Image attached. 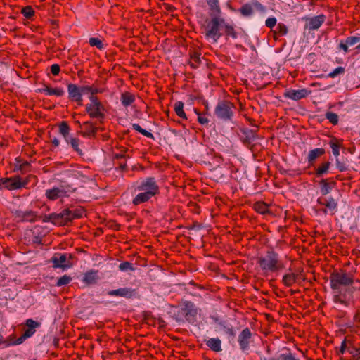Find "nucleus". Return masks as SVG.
<instances>
[{
	"label": "nucleus",
	"mask_w": 360,
	"mask_h": 360,
	"mask_svg": "<svg viewBox=\"0 0 360 360\" xmlns=\"http://www.w3.org/2000/svg\"><path fill=\"white\" fill-rule=\"evenodd\" d=\"M138 193L132 200L135 206L148 202L153 197L160 193V186L154 177H147L136 186Z\"/></svg>",
	"instance_id": "1"
},
{
	"label": "nucleus",
	"mask_w": 360,
	"mask_h": 360,
	"mask_svg": "<svg viewBox=\"0 0 360 360\" xmlns=\"http://www.w3.org/2000/svg\"><path fill=\"white\" fill-rule=\"evenodd\" d=\"M257 263L266 274L280 271L285 267L279 255L273 250H269L265 255L259 257Z\"/></svg>",
	"instance_id": "2"
},
{
	"label": "nucleus",
	"mask_w": 360,
	"mask_h": 360,
	"mask_svg": "<svg viewBox=\"0 0 360 360\" xmlns=\"http://www.w3.org/2000/svg\"><path fill=\"white\" fill-rule=\"evenodd\" d=\"M330 287L332 290L352 288L354 283L353 276L346 271H334L330 275Z\"/></svg>",
	"instance_id": "3"
},
{
	"label": "nucleus",
	"mask_w": 360,
	"mask_h": 360,
	"mask_svg": "<svg viewBox=\"0 0 360 360\" xmlns=\"http://www.w3.org/2000/svg\"><path fill=\"white\" fill-rule=\"evenodd\" d=\"M224 24V19L219 16L212 17L210 20H206L205 25V36L207 39L212 40L216 43L221 37L220 27Z\"/></svg>",
	"instance_id": "4"
},
{
	"label": "nucleus",
	"mask_w": 360,
	"mask_h": 360,
	"mask_svg": "<svg viewBox=\"0 0 360 360\" xmlns=\"http://www.w3.org/2000/svg\"><path fill=\"white\" fill-rule=\"evenodd\" d=\"M91 103L86 105V111L91 118L103 120L105 117V108L97 96H90Z\"/></svg>",
	"instance_id": "5"
},
{
	"label": "nucleus",
	"mask_w": 360,
	"mask_h": 360,
	"mask_svg": "<svg viewBox=\"0 0 360 360\" xmlns=\"http://www.w3.org/2000/svg\"><path fill=\"white\" fill-rule=\"evenodd\" d=\"M234 105L226 101H219L214 109L215 115L220 120H231L233 116Z\"/></svg>",
	"instance_id": "6"
},
{
	"label": "nucleus",
	"mask_w": 360,
	"mask_h": 360,
	"mask_svg": "<svg viewBox=\"0 0 360 360\" xmlns=\"http://www.w3.org/2000/svg\"><path fill=\"white\" fill-rule=\"evenodd\" d=\"M75 190V188H73L70 185L63 184L59 187L47 189L45 192V195L50 200H56L58 198L68 196V193L73 192Z\"/></svg>",
	"instance_id": "7"
},
{
	"label": "nucleus",
	"mask_w": 360,
	"mask_h": 360,
	"mask_svg": "<svg viewBox=\"0 0 360 360\" xmlns=\"http://www.w3.org/2000/svg\"><path fill=\"white\" fill-rule=\"evenodd\" d=\"M333 290V301L336 304L349 306L353 293V288H341Z\"/></svg>",
	"instance_id": "8"
},
{
	"label": "nucleus",
	"mask_w": 360,
	"mask_h": 360,
	"mask_svg": "<svg viewBox=\"0 0 360 360\" xmlns=\"http://www.w3.org/2000/svg\"><path fill=\"white\" fill-rule=\"evenodd\" d=\"M181 311L188 322L193 323L196 321L198 311L193 302L187 300L182 302Z\"/></svg>",
	"instance_id": "9"
},
{
	"label": "nucleus",
	"mask_w": 360,
	"mask_h": 360,
	"mask_svg": "<svg viewBox=\"0 0 360 360\" xmlns=\"http://www.w3.org/2000/svg\"><path fill=\"white\" fill-rule=\"evenodd\" d=\"M68 210L65 209L60 213H51L42 217L43 222H51L55 225L63 226L67 224L69 221Z\"/></svg>",
	"instance_id": "10"
},
{
	"label": "nucleus",
	"mask_w": 360,
	"mask_h": 360,
	"mask_svg": "<svg viewBox=\"0 0 360 360\" xmlns=\"http://www.w3.org/2000/svg\"><path fill=\"white\" fill-rule=\"evenodd\" d=\"M22 187V181L18 175L0 179V189L16 190Z\"/></svg>",
	"instance_id": "11"
},
{
	"label": "nucleus",
	"mask_w": 360,
	"mask_h": 360,
	"mask_svg": "<svg viewBox=\"0 0 360 360\" xmlns=\"http://www.w3.org/2000/svg\"><path fill=\"white\" fill-rule=\"evenodd\" d=\"M41 326V321H35L32 319H27L24 323V340L33 336L37 330Z\"/></svg>",
	"instance_id": "12"
},
{
	"label": "nucleus",
	"mask_w": 360,
	"mask_h": 360,
	"mask_svg": "<svg viewBox=\"0 0 360 360\" xmlns=\"http://www.w3.org/2000/svg\"><path fill=\"white\" fill-rule=\"evenodd\" d=\"M302 19L306 22L304 29L310 31L319 29L325 22L326 16L324 15H319L312 18L305 17Z\"/></svg>",
	"instance_id": "13"
},
{
	"label": "nucleus",
	"mask_w": 360,
	"mask_h": 360,
	"mask_svg": "<svg viewBox=\"0 0 360 360\" xmlns=\"http://www.w3.org/2000/svg\"><path fill=\"white\" fill-rule=\"evenodd\" d=\"M137 293L136 289L127 287L112 290L108 292V295L110 296H118L126 299H131L136 297Z\"/></svg>",
	"instance_id": "14"
},
{
	"label": "nucleus",
	"mask_w": 360,
	"mask_h": 360,
	"mask_svg": "<svg viewBox=\"0 0 360 360\" xmlns=\"http://www.w3.org/2000/svg\"><path fill=\"white\" fill-rule=\"evenodd\" d=\"M51 261L54 268L66 269L72 266V263L67 259L65 254H56L51 258Z\"/></svg>",
	"instance_id": "15"
},
{
	"label": "nucleus",
	"mask_w": 360,
	"mask_h": 360,
	"mask_svg": "<svg viewBox=\"0 0 360 360\" xmlns=\"http://www.w3.org/2000/svg\"><path fill=\"white\" fill-rule=\"evenodd\" d=\"M252 338V333L249 328H244L238 335V342L242 351H246L249 349Z\"/></svg>",
	"instance_id": "16"
},
{
	"label": "nucleus",
	"mask_w": 360,
	"mask_h": 360,
	"mask_svg": "<svg viewBox=\"0 0 360 360\" xmlns=\"http://www.w3.org/2000/svg\"><path fill=\"white\" fill-rule=\"evenodd\" d=\"M310 93L311 91L306 89H302L298 90L289 89L284 92L283 96L285 98L294 101H298L300 99L306 98Z\"/></svg>",
	"instance_id": "17"
},
{
	"label": "nucleus",
	"mask_w": 360,
	"mask_h": 360,
	"mask_svg": "<svg viewBox=\"0 0 360 360\" xmlns=\"http://www.w3.org/2000/svg\"><path fill=\"white\" fill-rule=\"evenodd\" d=\"M257 139V131L252 129H245L241 130L240 140L244 144L249 146Z\"/></svg>",
	"instance_id": "18"
},
{
	"label": "nucleus",
	"mask_w": 360,
	"mask_h": 360,
	"mask_svg": "<svg viewBox=\"0 0 360 360\" xmlns=\"http://www.w3.org/2000/svg\"><path fill=\"white\" fill-rule=\"evenodd\" d=\"M78 124L80 129L82 130L81 133L84 136H94L97 132L98 128L91 122H85L83 124L78 122Z\"/></svg>",
	"instance_id": "19"
},
{
	"label": "nucleus",
	"mask_w": 360,
	"mask_h": 360,
	"mask_svg": "<svg viewBox=\"0 0 360 360\" xmlns=\"http://www.w3.org/2000/svg\"><path fill=\"white\" fill-rule=\"evenodd\" d=\"M69 97L72 101H77L79 105L82 104V96H81L80 89L74 84L68 86Z\"/></svg>",
	"instance_id": "20"
},
{
	"label": "nucleus",
	"mask_w": 360,
	"mask_h": 360,
	"mask_svg": "<svg viewBox=\"0 0 360 360\" xmlns=\"http://www.w3.org/2000/svg\"><path fill=\"white\" fill-rule=\"evenodd\" d=\"M318 202L320 205L326 206L332 212V214H335L338 206V203L335 199L331 197L328 198V199L320 198L318 199Z\"/></svg>",
	"instance_id": "21"
},
{
	"label": "nucleus",
	"mask_w": 360,
	"mask_h": 360,
	"mask_svg": "<svg viewBox=\"0 0 360 360\" xmlns=\"http://www.w3.org/2000/svg\"><path fill=\"white\" fill-rule=\"evenodd\" d=\"M206 1L209 6L210 16H219L221 13V10L219 6V0H206Z\"/></svg>",
	"instance_id": "22"
},
{
	"label": "nucleus",
	"mask_w": 360,
	"mask_h": 360,
	"mask_svg": "<svg viewBox=\"0 0 360 360\" xmlns=\"http://www.w3.org/2000/svg\"><path fill=\"white\" fill-rule=\"evenodd\" d=\"M206 345L212 351L219 352L221 349V341L218 338H212L206 341Z\"/></svg>",
	"instance_id": "23"
},
{
	"label": "nucleus",
	"mask_w": 360,
	"mask_h": 360,
	"mask_svg": "<svg viewBox=\"0 0 360 360\" xmlns=\"http://www.w3.org/2000/svg\"><path fill=\"white\" fill-rule=\"evenodd\" d=\"M97 273L98 271L93 270L86 272L82 278V281L87 285L95 284L98 279Z\"/></svg>",
	"instance_id": "24"
},
{
	"label": "nucleus",
	"mask_w": 360,
	"mask_h": 360,
	"mask_svg": "<svg viewBox=\"0 0 360 360\" xmlns=\"http://www.w3.org/2000/svg\"><path fill=\"white\" fill-rule=\"evenodd\" d=\"M40 91L46 95H54L56 96H62L65 93L64 90L61 88H51L47 85H44V88L40 89Z\"/></svg>",
	"instance_id": "25"
},
{
	"label": "nucleus",
	"mask_w": 360,
	"mask_h": 360,
	"mask_svg": "<svg viewBox=\"0 0 360 360\" xmlns=\"http://www.w3.org/2000/svg\"><path fill=\"white\" fill-rule=\"evenodd\" d=\"M324 153L325 150L321 148H317L310 150L307 156L308 162L310 165H312L318 158L321 157Z\"/></svg>",
	"instance_id": "26"
},
{
	"label": "nucleus",
	"mask_w": 360,
	"mask_h": 360,
	"mask_svg": "<svg viewBox=\"0 0 360 360\" xmlns=\"http://www.w3.org/2000/svg\"><path fill=\"white\" fill-rule=\"evenodd\" d=\"M120 101L124 107H127L135 101V96L126 91L121 94Z\"/></svg>",
	"instance_id": "27"
},
{
	"label": "nucleus",
	"mask_w": 360,
	"mask_h": 360,
	"mask_svg": "<svg viewBox=\"0 0 360 360\" xmlns=\"http://www.w3.org/2000/svg\"><path fill=\"white\" fill-rule=\"evenodd\" d=\"M321 193L322 195H326L330 192L332 188L335 186V182L331 181L328 183L326 179H322L320 182Z\"/></svg>",
	"instance_id": "28"
},
{
	"label": "nucleus",
	"mask_w": 360,
	"mask_h": 360,
	"mask_svg": "<svg viewBox=\"0 0 360 360\" xmlns=\"http://www.w3.org/2000/svg\"><path fill=\"white\" fill-rule=\"evenodd\" d=\"M67 210H68V212L69 214L68 215V219L69 222L72 221L75 219H78V218L82 217V216L84 213V210H82L81 208H75L72 210L68 208Z\"/></svg>",
	"instance_id": "29"
},
{
	"label": "nucleus",
	"mask_w": 360,
	"mask_h": 360,
	"mask_svg": "<svg viewBox=\"0 0 360 360\" xmlns=\"http://www.w3.org/2000/svg\"><path fill=\"white\" fill-rule=\"evenodd\" d=\"M297 274L293 273L286 274L283 276L282 281L285 286L290 287L297 281Z\"/></svg>",
	"instance_id": "30"
},
{
	"label": "nucleus",
	"mask_w": 360,
	"mask_h": 360,
	"mask_svg": "<svg viewBox=\"0 0 360 360\" xmlns=\"http://www.w3.org/2000/svg\"><path fill=\"white\" fill-rule=\"evenodd\" d=\"M254 210L262 214H265L269 212V205L264 202H256L253 205Z\"/></svg>",
	"instance_id": "31"
},
{
	"label": "nucleus",
	"mask_w": 360,
	"mask_h": 360,
	"mask_svg": "<svg viewBox=\"0 0 360 360\" xmlns=\"http://www.w3.org/2000/svg\"><path fill=\"white\" fill-rule=\"evenodd\" d=\"M115 159L117 161V162H115V165H117L122 171L125 170L127 168L126 156L123 154H116L115 155Z\"/></svg>",
	"instance_id": "32"
},
{
	"label": "nucleus",
	"mask_w": 360,
	"mask_h": 360,
	"mask_svg": "<svg viewBox=\"0 0 360 360\" xmlns=\"http://www.w3.org/2000/svg\"><path fill=\"white\" fill-rule=\"evenodd\" d=\"M184 103L182 101H177L174 104V111L176 114L181 118L186 120V115L184 110Z\"/></svg>",
	"instance_id": "33"
},
{
	"label": "nucleus",
	"mask_w": 360,
	"mask_h": 360,
	"mask_svg": "<svg viewBox=\"0 0 360 360\" xmlns=\"http://www.w3.org/2000/svg\"><path fill=\"white\" fill-rule=\"evenodd\" d=\"M218 325L220 326V328L222 329L226 334H228L232 338H235L236 333L231 326L226 325L224 321L218 322Z\"/></svg>",
	"instance_id": "34"
},
{
	"label": "nucleus",
	"mask_w": 360,
	"mask_h": 360,
	"mask_svg": "<svg viewBox=\"0 0 360 360\" xmlns=\"http://www.w3.org/2000/svg\"><path fill=\"white\" fill-rule=\"evenodd\" d=\"M329 144L332 148L333 154L335 157H338L340 155V148L341 147L340 143L338 142L337 139L333 138L330 140Z\"/></svg>",
	"instance_id": "35"
},
{
	"label": "nucleus",
	"mask_w": 360,
	"mask_h": 360,
	"mask_svg": "<svg viewBox=\"0 0 360 360\" xmlns=\"http://www.w3.org/2000/svg\"><path fill=\"white\" fill-rule=\"evenodd\" d=\"M60 133L64 136L67 142H69L70 127L65 122H63L59 127Z\"/></svg>",
	"instance_id": "36"
},
{
	"label": "nucleus",
	"mask_w": 360,
	"mask_h": 360,
	"mask_svg": "<svg viewBox=\"0 0 360 360\" xmlns=\"http://www.w3.org/2000/svg\"><path fill=\"white\" fill-rule=\"evenodd\" d=\"M67 143H70L74 150H75L79 155L83 154L82 150L79 147V140L78 139L70 137L69 138V142Z\"/></svg>",
	"instance_id": "37"
},
{
	"label": "nucleus",
	"mask_w": 360,
	"mask_h": 360,
	"mask_svg": "<svg viewBox=\"0 0 360 360\" xmlns=\"http://www.w3.org/2000/svg\"><path fill=\"white\" fill-rule=\"evenodd\" d=\"M330 162H326L322 163L316 169V174L318 176H321L323 174H326L330 167Z\"/></svg>",
	"instance_id": "38"
},
{
	"label": "nucleus",
	"mask_w": 360,
	"mask_h": 360,
	"mask_svg": "<svg viewBox=\"0 0 360 360\" xmlns=\"http://www.w3.org/2000/svg\"><path fill=\"white\" fill-rule=\"evenodd\" d=\"M37 182V177L34 175L30 174L24 179V188L32 187L36 185Z\"/></svg>",
	"instance_id": "39"
},
{
	"label": "nucleus",
	"mask_w": 360,
	"mask_h": 360,
	"mask_svg": "<svg viewBox=\"0 0 360 360\" xmlns=\"http://www.w3.org/2000/svg\"><path fill=\"white\" fill-rule=\"evenodd\" d=\"M347 352L351 354L353 360H360V348L356 347H349Z\"/></svg>",
	"instance_id": "40"
},
{
	"label": "nucleus",
	"mask_w": 360,
	"mask_h": 360,
	"mask_svg": "<svg viewBox=\"0 0 360 360\" xmlns=\"http://www.w3.org/2000/svg\"><path fill=\"white\" fill-rule=\"evenodd\" d=\"M89 43L91 46H95L100 50L104 48L102 40L97 37H91L89 40Z\"/></svg>",
	"instance_id": "41"
},
{
	"label": "nucleus",
	"mask_w": 360,
	"mask_h": 360,
	"mask_svg": "<svg viewBox=\"0 0 360 360\" xmlns=\"http://www.w3.org/2000/svg\"><path fill=\"white\" fill-rule=\"evenodd\" d=\"M200 54L198 53H194L191 56L190 65L193 68H196L198 67V65L200 63Z\"/></svg>",
	"instance_id": "42"
},
{
	"label": "nucleus",
	"mask_w": 360,
	"mask_h": 360,
	"mask_svg": "<svg viewBox=\"0 0 360 360\" xmlns=\"http://www.w3.org/2000/svg\"><path fill=\"white\" fill-rule=\"evenodd\" d=\"M132 129L139 131V133H141L142 135L148 137V138H151V139H153V135L152 133L142 129L139 124H132Z\"/></svg>",
	"instance_id": "43"
},
{
	"label": "nucleus",
	"mask_w": 360,
	"mask_h": 360,
	"mask_svg": "<svg viewBox=\"0 0 360 360\" xmlns=\"http://www.w3.org/2000/svg\"><path fill=\"white\" fill-rule=\"evenodd\" d=\"M326 118L329 120L330 123L335 125L338 123L339 117L338 115L333 112L328 111L326 113Z\"/></svg>",
	"instance_id": "44"
},
{
	"label": "nucleus",
	"mask_w": 360,
	"mask_h": 360,
	"mask_svg": "<svg viewBox=\"0 0 360 360\" xmlns=\"http://www.w3.org/2000/svg\"><path fill=\"white\" fill-rule=\"evenodd\" d=\"M240 13L243 16H250L253 13V9L250 4H246L243 5L240 9Z\"/></svg>",
	"instance_id": "45"
},
{
	"label": "nucleus",
	"mask_w": 360,
	"mask_h": 360,
	"mask_svg": "<svg viewBox=\"0 0 360 360\" xmlns=\"http://www.w3.org/2000/svg\"><path fill=\"white\" fill-rule=\"evenodd\" d=\"M35 12L31 6L24 7V18L28 20H32Z\"/></svg>",
	"instance_id": "46"
},
{
	"label": "nucleus",
	"mask_w": 360,
	"mask_h": 360,
	"mask_svg": "<svg viewBox=\"0 0 360 360\" xmlns=\"http://www.w3.org/2000/svg\"><path fill=\"white\" fill-rule=\"evenodd\" d=\"M223 26L225 28V33L227 36H230L233 39L237 38V33L233 26L225 23L223 25Z\"/></svg>",
	"instance_id": "47"
},
{
	"label": "nucleus",
	"mask_w": 360,
	"mask_h": 360,
	"mask_svg": "<svg viewBox=\"0 0 360 360\" xmlns=\"http://www.w3.org/2000/svg\"><path fill=\"white\" fill-rule=\"evenodd\" d=\"M288 29L283 23H278L276 30L274 31L275 34H278L280 36H284L288 33Z\"/></svg>",
	"instance_id": "48"
},
{
	"label": "nucleus",
	"mask_w": 360,
	"mask_h": 360,
	"mask_svg": "<svg viewBox=\"0 0 360 360\" xmlns=\"http://www.w3.org/2000/svg\"><path fill=\"white\" fill-rule=\"evenodd\" d=\"M72 281V278L70 276L68 275H63L60 278L58 279L57 281V286H63L66 285Z\"/></svg>",
	"instance_id": "49"
},
{
	"label": "nucleus",
	"mask_w": 360,
	"mask_h": 360,
	"mask_svg": "<svg viewBox=\"0 0 360 360\" xmlns=\"http://www.w3.org/2000/svg\"><path fill=\"white\" fill-rule=\"evenodd\" d=\"M119 269L122 271H134L133 264L129 262H124L120 264Z\"/></svg>",
	"instance_id": "50"
},
{
	"label": "nucleus",
	"mask_w": 360,
	"mask_h": 360,
	"mask_svg": "<svg viewBox=\"0 0 360 360\" xmlns=\"http://www.w3.org/2000/svg\"><path fill=\"white\" fill-rule=\"evenodd\" d=\"M37 218V216L32 211L24 212V221L32 222L35 221Z\"/></svg>",
	"instance_id": "51"
},
{
	"label": "nucleus",
	"mask_w": 360,
	"mask_h": 360,
	"mask_svg": "<svg viewBox=\"0 0 360 360\" xmlns=\"http://www.w3.org/2000/svg\"><path fill=\"white\" fill-rule=\"evenodd\" d=\"M269 360H299L298 359H296L291 353H289L288 354H281L277 359L276 358H271Z\"/></svg>",
	"instance_id": "52"
},
{
	"label": "nucleus",
	"mask_w": 360,
	"mask_h": 360,
	"mask_svg": "<svg viewBox=\"0 0 360 360\" xmlns=\"http://www.w3.org/2000/svg\"><path fill=\"white\" fill-rule=\"evenodd\" d=\"M336 167L341 172H345L348 169V166L347 165L346 162L340 161V160L338 158L336 159Z\"/></svg>",
	"instance_id": "53"
},
{
	"label": "nucleus",
	"mask_w": 360,
	"mask_h": 360,
	"mask_svg": "<svg viewBox=\"0 0 360 360\" xmlns=\"http://www.w3.org/2000/svg\"><path fill=\"white\" fill-rule=\"evenodd\" d=\"M349 46H353L360 41V36H351L345 39Z\"/></svg>",
	"instance_id": "54"
},
{
	"label": "nucleus",
	"mask_w": 360,
	"mask_h": 360,
	"mask_svg": "<svg viewBox=\"0 0 360 360\" xmlns=\"http://www.w3.org/2000/svg\"><path fill=\"white\" fill-rule=\"evenodd\" d=\"M345 72V68L343 67H338L333 72L328 74L330 77L334 78L339 74H342Z\"/></svg>",
	"instance_id": "55"
},
{
	"label": "nucleus",
	"mask_w": 360,
	"mask_h": 360,
	"mask_svg": "<svg viewBox=\"0 0 360 360\" xmlns=\"http://www.w3.org/2000/svg\"><path fill=\"white\" fill-rule=\"evenodd\" d=\"M276 19L274 17L269 18L265 22V25L269 28H273L276 25Z\"/></svg>",
	"instance_id": "56"
},
{
	"label": "nucleus",
	"mask_w": 360,
	"mask_h": 360,
	"mask_svg": "<svg viewBox=\"0 0 360 360\" xmlns=\"http://www.w3.org/2000/svg\"><path fill=\"white\" fill-rule=\"evenodd\" d=\"M50 70L53 75H58L60 71V65L58 64H53L50 68Z\"/></svg>",
	"instance_id": "57"
},
{
	"label": "nucleus",
	"mask_w": 360,
	"mask_h": 360,
	"mask_svg": "<svg viewBox=\"0 0 360 360\" xmlns=\"http://www.w3.org/2000/svg\"><path fill=\"white\" fill-rule=\"evenodd\" d=\"M79 89H80V92H81V96H82V94H91V86H81Z\"/></svg>",
	"instance_id": "58"
},
{
	"label": "nucleus",
	"mask_w": 360,
	"mask_h": 360,
	"mask_svg": "<svg viewBox=\"0 0 360 360\" xmlns=\"http://www.w3.org/2000/svg\"><path fill=\"white\" fill-rule=\"evenodd\" d=\"M195 112L198 114V120L201 124H205L208 123L209 120L207 117L202 116L196 110H195Z\"/></svg>",
	"instance_id": "59"
},
{
	"label": "nucleus",
	"mask_w": 360,
	"mask_h": 360,
	"mask_svg": "<svg viewBox=\"0 0 360 360\" xmlns=\"http://www.w3.org/2000/svg\"><path fill=\"white\" fill-rule=\"evenodd\" d=\"M252 6L257 8V10L264 12L265 10V8L264 6H262L259 1L255 0L252 2Z\"/></svg>",
	"instance_id": "60"
},
{
	"label": "nucleus",
	"mask_w": 360,
	"mask_h": 360,
	"mask_svg": "<svg viewBox=\"0 0 360 360\" xmlns=\"http://www.w3.org/2000/svg\"><path fill=\"white\" fill-rule=\"evenodd\" d=\"M348 46L349 45L347 44L345 41H341L339 44V48L342 49L345 53H347L349 51Z\"/></svg>",
	"instance_id": "61"
},
{
	"label": "nucleus",
	"mask_w": 360,
	"mask_h": 360,
	"mask_svg": "<svg viewBox=\"0 0 360 360\" xmlns=\"http://www.w3.org/2000/svg\"><path fill=\"white\" fill-rule=\"evenodd\" d=\"M347 344H346V341L344 340L342 344H341V347H340V354H343L346 350L347 351Z\"/></svg>",
	"instance_id": "62"
},
{
	"label": "nucleus",
	"mask_w": 360,
	"mask_h": 360,
	"mask_svg": "<svg viewBox=\"0 0 360 360\" xmlns=\"http://www.w3.org/2000/svg\"><path fill=\"white\" fill-rule=\"evenodd\" d=\"M102 92H103L102 89H97V88H93L91 86V96H94V94H100V93H102Z\"/></svg>",
	"instance_id": "63"
},
{
	"label": "nucleus",
	"mask_w": 360,
	"mask_h": 360,
	"mask_svg": "<svg viewBox=\"0 0 360 360\" xmlns=\"http://www.w3.org/2000/svg\"><path fill=\"white\" fill-rule=\"evenodd\" d=\"M15 160L18 162L17 167H18V169L21 170L22 169V163L21 162L20 158H17Z\"/></svg>",
	"instance_id": "64"
}]
</instances>
